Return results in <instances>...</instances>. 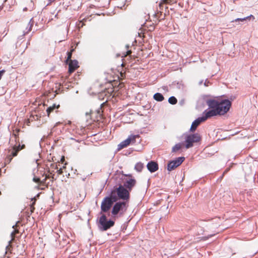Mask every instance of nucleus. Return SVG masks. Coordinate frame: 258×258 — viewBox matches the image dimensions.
<instances>
[{
    "mask_svg": "<svg viewBox=\"0 0 258 258\" xmlns=\"http://www.w3.org/2000/svg\"><path fill=\"white\" fill-rule=\"evenodd\" d=\"M206 102L210 109H206L203 114L209 118L217 115H224L227 113L231 106V102L228 99L218 101L214 99H208Z\"/></svg>",
    "mask_w": 258,
    "mask_h": 258,
    "instance_id": "obj_1",
    "label": "nucleus"
},
{
    "mask_svg": "<svg viewBox=\"0 0 258 258\" xmlns=\"http://www.w3.org/2000/svg\"><path fill=\"white\" fill-rule=\"evenodd\" d=\"M114 180L116 183H121L122 186L131 191L137 183L136 180L131 174H125L122 171L119 170H116L114 174Z\"/></svg>",
    "mask_w": 258,
    "mask_h": 258,
    "instance_id": "obj_2",
    "label": "nucleus"
},
{
    "mask_svg": "<svg viewBox=\"0 0 258 258\" xmlns=\"http://www.w3.org/2000/svg\"><path fill=\"white\" fill-rule=\"evenodd\" d=\"M119 186L116 189V192L117 194V198L114 196V202L117 201V199L121 200L122 201H125L128 203L130 199V191L128 189L122 186L121 183L119 182L117 183Z\"/></svg>",
    "mask_w": 258,
    "mask_h": 258,
    "instance_id": "obj_3",
    "label": "nucleus"
},
{
    "mask_svg": "<svg viewBox=\"0 0 258 258\" xmlns=\"http://www.w3.org/2000/svg\"><path fill=\"white\" fill-rule=\"evenodd\" d=\"M114 204V218L118 214L120 215L123 214L126 212L128 206V203L125 201L115 202Z\"/></svg>",
    "mask_w": 258,
    "mask_h": 258,
    "instance_id": "obj_4",
    "label": "nucleus"
},
{
    "mask_svg": "<svg viewBox=\"0 0 258 258\" xmlns=\"http://www.w3.org/2000/svg\"><path fill=\"white\" fill-rule=\"evenodd\" d=\"M113 226V221L107 220L105 214H102L100 217L98 222V227L100 229L105 231Z\"/></svg>",
    "mask_w": 258,
    "mask_h": 258,
    "instance_id": "obj_5",
    "label": "nucleus"
},
{
    "mask_svg": "<svg viewBox=\"0 0 258 258\" xmlns=\"http://www.w3.org/2000/svg\"><path fill=\"white\" fill-rule=\"evenodd\" d=\"M201 140V137L197 133L187 135L185 139V147L188 149L193 146L194 143H197Z\"/></svg>",
    "mask_w": 258,
    "mask_h": 258,
    "instance_id": "obj_6",
    "label": "nucleus"
},
{
    "mask_svg": "<svg viewBox=\"0 0 258 258\" xmlns=\"http://www.w3.org/2000/svg\"><path fill=\"white\" fill-rule=\"evenodd\" d=\"M112 194L113 191L111 192L110 197L105 198L102 201L101 205L102 212H106L111 207L113 204Z\"/></svg>",
    "mask_w": 258,
    "mask_h": 258,
    "instance_id": "obj_7",
    "label": "nucleus"
},
{
    "mask_svg": "<svg viewBox=\"0 0 258 258\" xmlns=\"http://www.w3.org/2000/svg\"><path fill=\"white\" fill-rule=\"evenodd\" d=\"M101 108L100 107L98 109L93 111L91 110L90 112H86V115H89L91 119L93 121H99L102 119V111L101 110Z\"/></svg>",
    "mask_w": 258,
    "mask_h": 258,
    "instance_id": "obj_8",
    "label": "nucleus"
},
{
    "mask_svg": "<svg viewBox=\"0 0 258 258\" xmlns=\"http://www.w3.org/2000/svg\"><path fill=\"white\" fill-rule=\"evenodd\" d=\"M25 148V145L23 144L20 145L19 144L18 145H14L12 149L11 154L9 155L6 159L7 162L8 163H10L13 157H16L18 155V152L22 149Z\"/></svg>",
    "mask_w": 258,
    "mask_h": 258,
    "instance_id": "obj_9",
    "label": "nucleus"
},
{
    "mask_svg": "<svg viewBox=\"0 0 258 258\" xmlns=\"http://www.w3.org/2000/svg\"><path fill=\"white\" fill-rule=\"evenodd\" d=\"M185 158L183 157H180L176 159L170 161L167 165V170L171 171L178 167L183 162Z\"/></svg>",
    "mask_w": 258,
    "mask_h": 258,
    "instance_id": "obj_10",
    "label": "nucleus"
},
{
    "mask_svg": "<svg viewBox=\"0 0 258 258\" xmlns=\"http://www.w3.org/2000/svg\"><path fill=\"white\" fill-rule=\"evenodd\" d=\"M209 118V117L207 115H206V114H203V116L202 117H198L192 122L190 128V131H195L196 130L197 127H198V126L201 122L205 121Z\"/></svg>",
    "mask_w": 258,
    "mask_h": 258,
    "instance_id": "obj_11",
    "label": "nucleus"
},
{
    "mask_svg": "<svg viewBox=\"0 0 258 258\" xmlns=\"http://www.w3.org/2000/svg\"><path fill=\"white\" fill-rule=\"evenodd\" d=\"M138 137V136H131L128 137L126 140L121 142L118 145L117 149V151H118L126 147L128 145L132 142H135L136 138Z\"/></svg>",
    "mask_w": 258,
    "mask_h": 258,
    "instance_id": "obj_12",
    "label": "nucleus"
},
{
    "mask_svg": "<svg viewBox=\"0 0 258 258\" xmlns=\"http://www.w3.org/2000/svg\"><path fill=\"white\" fill-rule=\"evenodd\" d=\"M67 63L69 64L68 72L70 74L74 72L79 67L78 61L77 60H72Z\"/></svg>",
    "mask_w": 258,
    "mask_h": 258,
    "instance_id": "obj_13",
    "label": "nucleus"
},
{
    "mask_svg": "<svg viewBox=\"0 0 258 258\" xmlns=\"http://www.w3.org/2000/svg\"><path fill=\"white\" fill-rule=\"evenodd\" d=\"M147 167L149 171L151 172H154L158 169V165L154 161L149 162L147 164Z\"/></svg>",
    "mask_w": 258,
    "mask_h": 258,
    "instance_id": "obj_14",
    "label": "nucleus"
},
{
    "mask_svg": "<svg viewBox=\"0 0 258 258\" xmlns=\"http://www.w3.org/2000/svg\"><path fill=\"white\" fill-rule=\"evenodd\" d=\"M50 177H51L52 179H54V174H53L51 176H50V174L46 175L45 178L44 179H43L42 180H40V178H34L33 181H35V182L38 183L39 186H41V185L45 186V181H46V179L50 178Z\"/></svg>",
    "mask_w": 258,
    "mask_h": 258,
    "instance_id": "obj_15",
    "label": "nucleus"
},
{
    "mask_svg": "<svg viewBox=\"0 0 258 258\" xmlns=\"http://www.w3.org/2000/svg\"><path fill=\"white\" fill-rule=\"evenodd\" d=\"M19 233V231L18 229H15L13 232H12L11 236V240L9 241V245L7 246V249H9V247H11V243L14 241L15 238L16 237V235L17 234H18Z\"/></svg>",
    "mask_w": 258,
    "mask_h": 258,
    "instance_id": "obj_16",
    "label": "nucleus"
},
{
    "mask_svg": "<svg viewBox=\"0 0 258 258\" xmlns=\"http://www.w3.org/2000/svg\"><path fill=\"white\" fill-rule=\"evenodd\" d=\"M59 107V105L53 104L52 106H49L46 109V112L48 116H49L50 113L52 112L55 109H58Z\"/></svg>",
    "mask_w": 258,
    "mask_h": 258,
    "instance_id": "obj_17",
    "label": "nucleus"
},
{
    "mask_svg": "<svg viewBox=\"0 0 258 258\" xmlns=\"http://www.w3.org/2000/svg\"><path fill=\"white\" fill-rule=\"evenodd\" d=\"M153 98L157 101H162L164 99L162 94L160 93H156L153 96Z\"/></svg>",
    "mask_w": 258,
    "mask_h": 258,
    "instance_id": "obj_18",
    "label": "nucleus"
},
{
    "mask_svg": "<svg viewBox=\"0 0 258 258\" xmlns=\"http://www.w3.org/2000/svg\"><path fill=\"white\" fill-rule=\"evenodd\" d=\"M144 167V164L141 162L137 163L135 166V169L137 172H141Z\"/></svg>",
    "mask_w": 258,
    "mask_h": 258,
    "instance_id": "obj_19",
    "label": "nucleus"
},
{
    "mask_svg": "<svg viewBox=\"0 0 258 258\" xmlns=\"http://www.w3.org/2000/svg\"><path fill=\"white\" fill-rule=\"evenodd\" d=\"M177 102V100L176 98L174 96H171L168 99V102L171 104L174 105L176 104Z\"/></svg>",
    "mask_w": 258,
    "mask_h": 258,
    "instance_id": "obj_20",
    "label": "nucleus"
},
{
    "mask_svg": "<svg viewBox=\"0 0 258 258\" xmlns=\"http://www.w3.org/2000/svg\"><path fill=\"white\" fill-rule=\"evenodd\" d=\"M181 146L180 144H176L174 146L172 147V151L173 152H176L181 149Z\"/></svg>",
    "mask_w": 258,
    "mask_h": 258,
    "instance_id": "obj_21",
    "label": "nucleus"
},
{
    "mask_svg": "<svg viewBox=\"0 0 258 258\" xmlns=\"http://www.w3.org/2000/svg\"><path fill=\"white\" fill-rule=\"evenodd\" d=\"M249 18H252L253 19H254V17H253V16L250 15V16H247L246 17H245V18H237V19H236L234 21H232V22H237V21H241V22H243L245 20H246V19H248Z\"/></svg>",
    "mask_w": 258,
    "mask_h": 258,
    "instance_id": "obj_22",
    "label": "nucleus"
},
{
    "mask_svg": "<svg viewBox=\"0 0 258 258\" xmlns=\"http://www.w3.org/2000/svg\"><path fill=\"white\" fill-rule=\"evenodd\" d=\"M74 50V49H72L70 52H68L67 53V58L66 59V62H68L69 61L72 60L71 59L72 56V53L73 51Z\"/></svg>",
    "mask_w": 258,
    "mask_h": 258,
    "instance_id": "obj_23",
    "label": "nucleus"
},
{
    "mask_svg": "<svg viewBox=\"0 0 258 258\" xmlns=\"http://www.w3.org/2000/svg\"><path fill=\"white\" fill-rule=\"evenodd\" d=\"M172 2V0H162L159 4V7L160 9H162V7L164 4H170Z\"/></svg>",
    "mask_w": 258,
    "mask_h": 258,
    "instance_id": "obj_24",
    "label": "nucleus"
},
{
    "mask_svg": "<svg viewBox=\"0 0 258 258\" xmlns=\"http://www.w3.org/2000/svg\"><path fill=\"white\" fill-rule=\"evenodd\" d=\"M126 47L127 48V49H128L129 48V45H126ZM131 53H132L131 50H127V51L125 52V53L123 54V55H122V57H125L126 56H127L128 55H130Z\"/></svg>",
    "mask_w": 258,
    "mask_h": 258,
    "instance_id": "obj_25",
    "label": "nucleus"
},
{
    "mask_svg": "<svg viewBox=\"0 0 258 258\" xmlns=\"http://www.w3.org/2000/svg\"><path fill=\"white\" fill-rule=\"evenodd\" d=\"M115 1H116V3H115L116 6H115V7H117V8H120V9H122V7H124V1H122V6H120V5H118L117 4V2H118V0H115Z\"/></svg>",
    "mask_w": 258,
    "mask_h": 258,
    "instance_id": "obj_26",
    "label": "nucleus"
},
{
    "mask_svg": "<svg viewBox=\"0 0 258 258\" xmlns=\"http://www.w3.org/2000/svg\"><path fill=\"white\" fill-rule=\"evenodd\" d=\"M35 204V200L32 203V204L31 205V213H33L35 210L34 205Z\"/></svg>",
    "mask_w": 258,
    "mask_h": 258,
    "instance_id": "obj_27",
    "label": "nucleus"
},
{
    "mask_svg": "<svg viewBox=\"0 0 258 258\" xmlns=\"http://www.w3.org/2000/svg\"><path fill=\"white\" fill-rule=\"evenodd\" d=\"M57 173L58 175H61L62 174L63 172H62V170L61 168H60L59 169H57Z\"/></svg>",
    "mask_w": 258,
    "mask_h": 258,
    "instance_id": "obj_28",
    "label": "nucleus"
},
{
    "mask_svg": "<svg viewBox=\"0 0 258 258\" xmlns=\"http://www.w3.org/2000/svg\"><path fill=\"white\" fill-rule=\"evenodd\" d=\"M113 82H114V91L116 90L115 87H116V86L117 85V84H118V82H117V81H116L114 79Z\"/></svg>",
    "mask_w": 258,
    "mask_h": 258,
    "instance_id": "obj_29",
    "label": "nucleus"
},
{
    "mask_svg": "<svg viewBox=\"0 0 258 258\" xmlns=\"http://www.w3.org/2000/svg\"><path fill=\"white\" fill-rule=\"evenodd\" d=\"M84 21H86V19H83L82 20H80V23H82L81 27H82L85 24L84 23Z\"/></svg>",
    "mask_w": 258,
    "mask_h": 258,
    "instance_id": "obj_30",
    "label": "nucleus"
},
{
    "mask_svg": "<svg viewBox=\"0 0 258 258\" xmlns=\"http://www.w3.org/2000/svg\"><path fill=\"white\" fill-rule=\"evenodd\" d=\"M5 72V71H4V70L0 71V80L1 79L2 76L3 75V74Z\"/></svg>",
    "mask_w": 258,
    "mask_h": 258,
    "instance_id": "obj_31",
    "label": "nucleus"
},
{
    "mask_svg": "<svg viewBox=\"0 0 258 258\" xmlns=\"http://www.w3.org/2000/svg\"><path fill=\"white\" fill-rule=\"evenodd\" d=\"M209 83V81H208L207 80H206L204 83V85L205 86H208V84Z\"/></svg>",
    "mask_w": 258,
    "mask_h": 258,
    "instance_id": "obj_32",
    "label": "nucleus"
},
{
    "mask_svg": "<svg viewBox=\"0 0 258 258\" xmlns=\"http://www.w3.org/2000/svg\"><path fill=\"white\" fill-rule=\"evenodd\" d=\"M203 80H201L199 82V85H201L202 84H203Z\"/></svg>",
    "mask_w": 258,
    "mask_h": 258,
    "instance_id": "obj_33",
    "label": "nucleus"
},
{
    "mask_svg": "<svg viewBox=\"0 0 258 258\" xmlns=\"http://www.w3.org/2000/svg\"><path fill=\"white\" fill-rule=\"evenodd\" d=\"M55 169H58V167L56 165H55Z\"/></svg>",
    "mask_w": 258,
    "mask_h": 258,
    "instance_id": "obj_34",
    "label": "nucleus"
},
{
    "mask_svg": "<svg viewBox=\"0 0 258 258\" xmlns=\"http://www.w3.org/2000/svg\"><path fill=\"white\" fill-rule=\"evenodd\" d=\"M64 160V157H62V158H61V161Z\"/></svg>",
    "mask_w": 258,
    "mask_h": 258,
    "instance_id": "obj_35",
    "label": "nucleus"
},
{
    "mask_svg": "<svg viewBox=\"0 0 258 258\" xmlns=\"http://www.w3.org/2000/svg\"><path fill=\"white\" fill-rule=\"evenodd\" d=\"M16 226V225H15ZM13 228H15V226H13Z\"/></svg>",
    "mask_w": 258,
    "mask_h": 258,
    "instance_id": "obj_36",
    "label": "nucleus"
},
{
    "mask_svg": "<svg viewBox=\"0 0 258 258\" xmlns=\"http://www.w3.org/2000/svg\"><path fill=\"white\" fill-rule=\"evenodd\" d=\"M1 195V192L0 191V195Z\"/></svg>",
    "mask_w": 258,
    "mask_h": 258,
    "instance_id": "obj_37",
    "label": "nucleus"
}]
</instances>
